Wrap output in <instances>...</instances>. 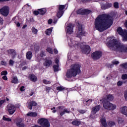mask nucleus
I'll use <instances>...</instances> for the list:
<instances>
[{
    "label": "nucleus",
    "mask_w": 127,
    "mask_h": 127,
    "mask_svg": "<svg viewBox=\"0 0 127 127\" xmlns=\"http://www.w3.org/2000/svg\"><path fill=\"white\" fill-rule=\"evenodd\" d=\"M113 25L112 17L109 15L102 14L95 19L94 25L97 30L100 32L105 31Z\"/></svg>",
    "instance_id": "f257e3e1"
},
{
    "label": "nucleus",
    "mask_w": 127,
    "mask_h": 127,
    "mask_svg": "<svg viewBox=\"0 0 127 127\" xmlns=\"http://www.w3.org/2000/svg\"><path fill=\"white\" fill-rule=\"evenodd\" d=\"M80 68H81V66L79 64H72L70 68L68 69L66 72V77L70 79L72 77H76L78 74L81 73Z\"/></svg>",
    "instance_id": "f03ea898"
},
{
    "label": "nucleus",
    "mask_w": 127,
    "mask_h": 127,
    "mask_svg": "<svg viewBox=\"0 0 127 127\" xmlns=\"http://www.w3.org/2000/svg\"><path fill=\"white\" fill-rule=\"evenodd\" d=\"M70 42L71 43L70 45L71 46H74V47H76V46H77V47H79L81 48V51L82 53L87 55L90 54V53L91 52V48L89 45H84L83 43H78L72 39H70Z\"/></svg>",
    "instance_id": "7ed1b4c3"
},
{
    "label": "nucleus",
    "mask_w": 127,
    "mask_h": 127,
    "mask_svg": "<svg viewBox=\"0 0 127 127\" xmlns=\"http://www.w3.org/2000/svg\"><path fill=\"white\" fill-rule=\"evenodd\" d=\"M107 46L108 47H116L118 50L120 51V48L122 46V44L117 41L116 39L111 38L107 43Z\"/></svg>",
    "instance_id": "20e7f679"
},
{
    "label": "nucleus",
    "mask_w": 127,
    "mask_h": 127,
    "mask_svg": "<svg viewBox=\"0 0 127 127\" xmlns=\"http://www.w3.org/2000/svg\"><path fill=\"white\" fill-rule=\"evenodd\" d=\"M103 107L109 111H114L117 109V105L107 101L103 104Z\"/></svg>",
    "instance_id": "39448f33"
},
{
    "label": "nucleus",
    "mask_w": 127,
    "mask_h": 127,
    "mask_svg": "<svg viewBox=\"0 0 127 127\" xmlns=\"http://www.w3.org/2000/svg\"><path fill=\"white\" fill-rule=\"evenodd\" d=\"M117 32L123 37L124 41H127V30H123L122 27H119L117 28Z\"/></svg>",
    "instance_id": "423d86ee"
},
{
    "label": "nucleus",
    "mask_w": 127,
    "mask_h": 127,
    "mask_svg": "<svg viewBox=\"0 0 127 127\" xmlns=\"http://www.w3.org/2000/svg\"><path fill=\"white\" fill-rule=\"evenodd\" d=\"M38 123L42 127H50V123H49V121L46 119H40L38 120Z\"/></svg>",
    "instance_id": "0eeeda50"
},
{
    "label": "nucleus",
    "mask_w": 127,
    "mask_h": 127,
    "mask_svg": "<svg viewBox=\"0 0 127 127\" xmlns=\"http://www.w3.org/2000/svg\"><path fill=\"white\" fill-rule=\"evenodd\" d=\"M64 8H65V5H60L59 6L58 12L57 13V16L58 18H60L64 13Z\"/></svg>",
    "instance_id": "6e6552de"
},
{
    "label": "nucleus",
    "mask_w": 127,
    "mask_h": 127,
    "mask_svg": "<svg viewBox=\"0 0 127 127\" xmlns=\"http://www.w3.org/2000/svg\"><path fill=\"white\" fill-rule=\"evenodd\" d=\"M102 55H103V53L101 51H96L94 52L91 55V57L94 60H98V59H100L101 57H102Z\"/></svg>",
    "instance_id": "1a4fd4ad"
},
{
    "label": "nucleus",
    "mask_w": 127,
    "mask_h": 127,
    "mask_svg": "<svg viewBox=\"0 0 127 127\" xmlns=\"http://www.w3.org/2000/svg\"><path fill=\"white\" fill-rule=\"evenodd\" d=\"M7 109H8V112L9 115H13V114H14V112L16 111L15 106L10 104H9L7 105Z\"/></svg>",
    "instance_id": "9d476101"
},
{
    "label": "nucleus",
    "mask_w": 127,
    "mask_h": 127,
    "mask_svg": "<svg viewBox=\"0 0 127 127\" xmlns=\"http://www.w3.org/2000/svg\"><path fill=\"white\" fill-rule=\"evenodd\" d=\"M92 12V11L85 9H79L77 11H76V13L77 14H81V15H84V14H89V13H91Z\"/></svg>",
    "instance_id": "9b49d317"
},
{
    "label": "nucleus",
    "mask_w": 127,
    "mask_h": 127,
    "mask_svg": "<svg viewBox=\"0 0 127 127\" xmlns=\"http://www.w3.org/2000/svg\"><path fill=\"white\" fill-rule=\"evenodd\" d=\"M8 7L4 6L0 9V12L2 15L7 16V15H8Z\"/></svg>",
    "instance_id": "f8f14e48"
},
{
    "label": "nucleus",
    "mask_w": 127,
    "mask_h": 127,
    "mask_svg": "<svg viewBox=\"0 0 127 127\" xmlns=\"http://www.w3.org/2000/svg\"><path fill=\"white\" fill-rule=\"evenodd\" d=\"M85 34V31H84V28L82 27V26H79L78 27V30L76 34L77 37H81L82 35H84Z\"/></svg>",
    "instance_id": "ddd939ff"
},
{
    "label": "nucleus",
    "mask_w": 127,
    "mask_h": 127,
    "mask_svg": "<svg viewBox=\"0 0 127 127\" xmlns=\"http://www.w3.org/2000/svg\"><path fill=\"white\" fill-rule=\"evenodd\" d=\"M73 27L74 26L72 24V23L67 24L66 26L67 33H68V34H71V33L73 32Z\"/></svg>",
    "instance_id": "4468645a"
},
{
    "label": "nucleus",
    "mask_w": 127,
    "mask_h": 127,
    "mask_svg": "<svg viewBox=\"0 0 127 127\" xmlns=\"http://www.w3.org/2000/svg\"><path fill=\"white\" fill-rule=\"evenodd\" d=\"M55 62L57 64H55L53 66L54 71L55 72H58V71H59V60H58V59H56Z\"/></svg>",
    "instance_id": "2eb2a0df"
},
{
    "label": "nucleus",
    "mask_w": 127,
    "mask_h": 127,
    "mask_svg": "<svg viewBox=\"0 0 127 127\" xmlns=\"http://www.w3.org/2000/svg\"><path fill=\"white\" fill-rule=\"evenodd\" d=\"M112 6H113V4L111 3H107L106 4H102L101 5L102 9H107L112 7Z\"/></svg>",
    "instance_id": "dca6fc26"
},
{
    "label": "nucleus",
    "mask_w": 127,
    "mask_h": 127,
    "mask_svg": "<svg viewBox=\"0 0 127 127\" xmlns=\"http://www.w3.org/2000/svg\"><path fill=\"white\" fill-rule=\"evenodd\" d=\"M37 106V103L35 101H31L28 103V108L29 110H32V107Z\"/></svg>",
    "instance_id": "f3484780"
},
{
    "label": "nucleus",
    "mask_w": 127,
    "mask_h": 127,
    "mask_svg": "<svg viewBox=\"0 0 127 127\" xmlns=\"http://www.w3.org/2000/svg\"><path fill=\"white\" fill-rule=\"evenodd\" d=\"M7 52L8 54H11L12 55V58H14L15 57V56L16 55V54L15 53V50L14 49H9L7 51Z\"/></svg>",
    "instance_id": "a211bd4d"
},
{
    "label": "nucleus",
    "mask_w": 127,
    "mask_h": 127,
    "mask_svg": "<svg viewBox=\"0 0 127 127\" xmlns=\"http://www.w3.org/2000/svg\"><path fill=\"white\" fill-rule=\"evenodd\" d=\"M120 52H127V47L125 45L122 44L120 49H119Z\"/></svg>",
    "instance_id": "6ab92c4d"
},
{
    "label": "nucleus",
    "mask_w": 127,
    "mask_h": 127,
    "mask_svg": "<svg viewBox=\"0 0 127 127\" xmlns=\"http://www.w3.org/2000/svg\"><path fill=\"white\" fill-rule=\"evenodd\" d=\"M21 122H22V120H21V119H18V120L17 121V122L16 123V125L17 127H24V124L21 123Z\"/></svg>",
    "instance_id": "aec40b11"
},
{
    "label": "nucleus",
    "mask_w": 127,
    "mask_h": 127,
    "mask_svg": "<svg viewBox=\"0 0 127 127\" xmlns=\"http://www.w3.org/2000/svg\"><path fill=\"white\" fill-rule=\"evenodd\" d=\"M100 109H101V106L100 105L95 106L92 108V112L95 114L97 112H99V111H100Z\"/></svg>",
    "instance_id": "412c9836"
},
{
    "label": "nucleus",
    "mask_w": 127,
    "mask_h": 127,
    "mask_svg": "<svg viewBox=\"0 0 127 127\" xmlns=\"http://www.w3.org/2000/svg\"><path fill=\"white\" fill-rule=\"evenodd\" d=\"M121 112L122 114L127 117V107H123L121 108Z\"/></svg>",
    "instance_id": "4be33fe9"
},
{
    "label": "nucleus",
    "mask_w": 127,
    "mask_h": 127,
    "mask_svg": "<svg viewBox=\"0 0 127 127\" xmlns=\"http://www.w3.org/2000/svg\"><path fill=\"white\" fill-rule=\"evenodd\" d=\"M26 58L28 60H31L32 58V52L28 51L26 54Z\"/></svg>",
    "instance_id": "5701e85b"
},
{
    "label": "nucleus",
    "mask_w": 127,
    "mask_h": 127,
    "mask_svg": "<svg viewBox=\"0 0 127 127\" xmlns=\"http://www.w3.org/2000/svg\"><path fill=\"white\" fill-rule=\"evenodd\" d=\"M51 64H52V61H51V60H47L44 63V65L46 67H49Z\"/></svg>",
    "instance_id": "b1692460"
},
{
    "label": "nucleus",
    "mask_w": 127,
    "mask_h": 127,
    "mask_svg": "<svg viewBox=\"0 0 127 127\" xmlns=\"http://www.w3.org/2000/svg\"><path fill=\"white\" fill-rule=\"evenodd\" d=\"M101 122L103 127H107L108 125H107V121H106V119L105 118H103L101 119Z\"/></svg>",
    "instance_id": "393cba45"
},
{
    "label": "nucleus",
    "mask_w": 127,
    "mask_h": 127,
    "mask_svg": "<svg viewBox=\"0 0 127 127\" xmlns=\"http://www.w3.org/2000/svg\"><path fill=\"white\" fill-rule=\"evenodd\" d=\"M38 10L39 11V14L41 15H43V14H45V13H46V9L45 8L39 9Z\"/></svg>",
    "instance_id": "a878e982"
},
{
    "label": "nucleus",
    "mask_w": 127,
    "mask_h": 127,
    "mask_svg": "<svg viewBox=\"0 0 127 127\" xmlns=\"http://www.w3.org/2000/svg\"><path fill=\"white\" fill-rule=\"evenodd\" d=\"M30 78L32 82H36V81H37V77H36L34 74H31L30 75Z\"/></svg>",
    "instance_id": "bb28decb"
},
{
    "label": "nucleus",
    "mask_w": 127,
    "mask_h": 127,
    "mask_svg": "<svg viewBox=\"0 0 127 127\" xmlns=\"http://www.w3.org/2000/svg\"><path fill=\"white\" fill-rule=\"evenodd\" d=\"M27 116L28 117H36L37 116V113L36 112H29L27 114Z\"/></svg>",
    "instance_id": "cd10ccee"
},
{
    "label": "nucleus",
    "mask_w": 127,
    "mask_h": 127,
    "mask_svg": "<svg viewBox=\"0 0 127 127\" xmlns=\"http://www.w3.org/2000/svg\"><path fill=\"white\" fill-rule=\"evenodd\" d=\"M11 83L13 84H17L18 83V79H17V77L15 76L13 77V79L11 80Z\"/></svg>",
    "instance_id": "c85d7f7f"
},
{
    "label": "nucleus",
    "mask_w": 127,
    "mask_h": 127,
    "mask_svg": "<svg viewBox=\"0 0 127 127\" xmlns=\"http://www.w3.org/2000/svg\"><path fill=\"white\" fill-rule=\"evenodd\" d=\"M51 32H52V28H51L50 29H48L45 31V33L47 35H50L51 34Z\"/></svg>",
    "instance_id": "c756f323"
},
{
    "label": "nucleus",
    "mask_w": 127,
    "mask_h": 127,
    "mask_svg": "<svg viewBox=\"0 0 127 127\" xmlns=\"http://www.w3.org/2000/svg\"><path fill=\"white\" fill-rule=\"evenodd\" d=\"M32 30V33H33L34 34H37V32H38V30L36 29L34 27H33L31 29Z\"/></svg>",
    "instance_id": "7c9ffc66"
},
{
    "label": "nucleus",
    "mask_w": 127,
    "mask_h": 127,
    "mask_svg": "<svg viewBox=\"0 0 127 127\" xmlns=\"http://www.w3.org/2000/svg\"><path fill=\"white\" fill-rule=\"evenodd\" d=\"M108 124L110 127H116V123L113 121H110Z\"/></svg>",
    "instance_id": "2f4dec72"
},
{
    "label": "nucleus",
    "mask_w": 127,
    "mask_h": 127,
    "mask_svg": "<svg viewBox=\"0 0 127 127\" xmlns=\"http://www.w3.org/2000/svg\"><path fill=\"white\" fill-rule=\"evenodd\" d=\"M72 124L73 126H79V125H81V122L78 121H74L72 122Z\"/></svg>",
    "instance_id": "473e14b6"
},
{
    "label": "nucleus",
    "mask_w": 127,
    "mask_h": 127,
    "mask_svg": "<svg viewBox=\"0 0 127 127\" xmlns=\"http://www.w3.org/2000/svg\"><path fill=\"white\" fill-rule=\"evenodd\" d=\"M107 100H109V101H113L114 100V96L113 95L109 94L107 95Z\"/></svg>",
    "instance_id": "72a5a7b5"
},
{
    "label": "nucleus",
    "mask_w": 127,
    "mask_h": 127,
    "mask_svg": "<svg viewBox=\"0 0 127 127\" xmlns=\"http://www.w3.org/2000/svg\"><path fill=\"white\" fill-rule=\"evenodd\" d=\"M65 113L69 114V113H70V111H68L67 109H64V111L61 112L60 113L61 116H63V115L65 114Z\"/></svg>",
    "instance_id": "f704fd0d"
},
{
    "label": "nucleus",
    "mask_w": 127,
    "mask_h": 127,
    "mask_svg": "<svg viewBox=\"0 0 127 127\" xmlns=\"http://www.w3.org/2000/svg\"><path fill=\"white\" fill-rule=\"evenodd\" d=\"M121 67H122V68H124V69H127V63H124L120 65Z\"/></svg>",
    "instance_id": "c9c22d12"
},
{
    "label": "nucleus",
    "mask_w": 127,
    "mask_h": 127,
    "mask_svg": "<svg viewBox=\"0 0 127 127\" xmlns=\"http://www.w3.org/2000/svg\"><path fill=\"white\" fill-rule=\"evenodd\" d=\"M57 91H63V90H65V88H64V87L63 86H58L57 87Z\"/></svg>",
    "instance_id": "e433bc0d"
},
{
    "label": "nucleus",
    "mask_w": 127,
    "mask_h": 127,
    "mask_svg": "<svg viewBox=\"0 0 127 127\" xmlns=\"http://www.w3.org/2000/svg\"><path fill=\"white\" fill-rule=\"evenodd\" d=\"M113 6L115 8H119V2H115L114 3Z\"/></svg>",
    "instance_id": "4c0bfd02"
},
{
    "label": "nucleus",
    "mask_w": 127,
    "mask_h": 127,
    "mask_svg": "<svg viewBox=\"0 0 127 127\" xmlns=\"http://www.w3.org/2000/svg\"><path fill=\"white\" fill-rule=\"evenodd\" d=\"M5 75H7V71L6 70L2 71L1 72V76H5Z\"/></svg>",
    "instance_id": "58836bf2"
},
{
    "label": "nucleus",
    "mask_w": 127,
    "mask_h": 127,
    "mask_svg": "<svg viewBox=\"0 0 127 127\" xmlns=\"http://www.w3.org/2000/svg\"><path fill=\"white\" fill-rule=\"evenodd\" d=\"M47 51H48V52H49V53H51V54H53V51H52V49H51L50 48H48L47 49Z\"/></svg>",
    "instance_id": "ea45409f"
},
{
    "label": "nucleus",
    "mask_w": 127,
    "mask_h": 127,
    "mask_svg": "<svg viewBox=\"0 0 127 127\" xmlns=\"http://www.w3.org/2000/svg\"><path fill=\"white\" fill-rule=\"evenodd\" d=\"M122 79L123 80H126V79H127V74H123L122 76Z\"/></svg>",
    "instance_id": "a19ab883"
},
{
    "label": "nucleus",
    "mask_w": 127,
    "mask_h": 127,
    "mask_svg": "<svg viewBox=\"0 0 127 127\" xmlns=\"http://www.w3.org/2000/svg\"><path fill=\"white\" fill-rule=\"evenodd\" d=\"M3 121H6L7 122H11V119L9 118H6L4 116L3 117Z\"/></svg>",
    "instance_id": "79ce46f5"
},
{
    "label": "nucleus",
    "mask_w": 127,
    "mask_h": 127,
    "mask_svg": "<svg viewBox=\"0 0 127 127\" xmlns=\"http://www.w3.org/2000/svg\"><path fill=\"white\" fill-rule=\"evenodd\" d=\"M14 63V62L12 60H10L9 64L10 65V66H13V64Z\"/></svg>",
    "instance_id": "37998d69"
},
{
    "label": "nucleus",
    "mask_w": 127,
    "mask_h": 127,
    "mask_svg": "<svg viewBox=\"0 0 127 127\" xmlns=\"http://www.w3.org/2000/svg\"><path fill=\"white\" fill-rule=\"evenodd\" d=\"M120 62L119 61H113L112 62V64L114 65H118Z\"/></svg>",
    "instance_id": "c03bdc74"
},
{
    "label": "nucleus",
    "mask_w": 127,
    "mask_h": 127,
    "mask_svg": "<svg viewBox=\"0 0 127 127\" xmlns=\"http://www.w3.org/2000/svg\"><path fill=\"white\" fill-rule=\"evenodd\" d=\"M41 57H44L45 56V53L44 52L42 51L40 54Z\"/></svg>",
    "instance_id": "a18cd8bd"
},
{
    "label": "nucleus",
    "mask_w": 127,
    "mask_h": 127,
    "mask_svg": "<svg viewBox=\"0 0 127 127\" xmlns=\"http://www.w3.org/2000/svg\"><path fill=\"white\" fill-rule=\"evenodd\" d=\"M78 112L80 113V114H85V113H86V111L83 110H78Z\"/></svg>",
    "instance_id": "49530a36"
},
{
    "label": "nucleus",
    "mask_w": 127,
    "mask_h": 127,
    "mask_svg": "<svg viewBox=\"0 0 127 127\" xmlns=\"http://www.w3.org/2000/svg\"><path fill=\"white\" fill-rule=\"evenodd\" d=\"M64 107L63 106H59L57 109H58L59 111H61L64 109Z\"/></svg>",
    "instance_id": "de8ad7c7"
},
{
    "label": "nucleus",
    "mask_w": 127,
    "mask_h": 127,
    "mask_svg": "<svg viewBox=\"0 0 127 127\" xmlns=\"http://www.w3.org/2000/svg\"><path fill=\"white\" fill-rule=\"evenodd\" d=\"M117 85L119 87L122 86V85H123V82H122V81H118V83H117Z\"/></svg>",
    "instance_id": "09e8293b"
},
{
    "label": "nucleus",
    "mask_w": 127,
    "mask_h": 127,
    "mask_svg": "<svg viewBox=\"0 0 127 127\" xmlns=\"http://www.w3.org/2000/svg\"><path fill=\"white\" fill-rule=\"evenodd\" d=\"M1 65H4V66H5V65H6V63L3 61H2L0 63Z\"/></svg>",
    "instance_id": "8fccbe9b"
},
{
    "label": "nucleus",
    "mask_w": 127,
    "mask_h": 127,
    "mask_svg": "<svg viewBox=\"0 0 127 127\" xmlns=\"http://www.w3.org/2000/svg\"><path fill=\"white\" fill-rule=\"evenodd\" d=\"M43 83H44V84H50V81H47V80H45V79H44V80H43Z\"/></svg>",
    "instance_id": "3c124183"
},
{
    "label": "nucleus",
    "mask_w": 127,
    "mask_h": 127,
    "mask_svg": "<svg viewBox=\"0 0 127 127\" xmlns=\"http://www.w3.org/2000/svg\"><path fill=\"white\" fill-rule=\"evenodd\" d=\"M0 24L1 25L3 24V20L0 17Z\"/></svg>",
    "instance_id": "603ef678"
},
{
    "label": "nucleus",
    "mask_w": 127,
    "mask_h": 127,
    "mask_svg": "<svg viewBox=\"0 0 127 127\" xmlns=\"http://www.w3.org/2000/svg\"><path fill=\"white\" fill-rule=\"evenodd\" d=\"M25 89H24V86H21L20 88V91H21L22 92H23V91H25Z\"/></svg>",
    "instance_id": "864d4df0"
},
{
    "label": "nucleus",
    "mask_w": 127,
    "mask_h": 127,
    "mask_svg": "<svg viewBox=\"0 0 127 127\" xmlns=\"http://www.w3.org/2000/svg\"><path fill=\"white\" fill-rule=\"evenodd\" d=\"M34 14H35V15H38V14H39V11H34Z\"/></svg>",
    "instance_id": "5fc2aeb1"
},
{
    "label": "nucleus",
    "mask_w": 127,
    "mask_h": 127,
    "mask_svg": "<svg viewBox=\"0 0 127 127\" xmlns=\"http://www.w3.org/2000/svg\"><path fill=\"white\" fill-rule=\"evenodd\" d=\"M108 68H112V67H113L114 64H108L107 65Z\"/></svg>",
    "instance_id": "6e6d98bb"
},
{
    "label": "nucleus",
    "mask_w": 127,
    "mask_h": 127,
    "mask_svg": "<svg viewBox=\"0 0 127 127\" xmlns=\"http://www.w3.org/2000/svg\"><path fill=\"white\" fill-rule=\"evenodd\" d=\"M52 21H53L52 19H50L48 20V22L49 24H51L52 23Z\"/></svg>",
    "instance_id": "4d7b16f0"
},
{
    "label": "nucleus",
    "mask_w": 127,
    "mask_h": 127,
    "mask_svg": "<svg viewBox=\"0 0 127 127\" xmlns=\"http://www.w3.org/2000/svg\"><path fill=\"white\" fill-rule=\"evenodd\" d=\"M3 80H5V81H6L7 80V77L5 75L2 77Z\"/></svg>",
    "instance_id": "13d9d810"
},
{
    "label": "nucleus",
    "mask_w": 127,
    "mask_h": 127,
    "mask_svg": "<svg viewBox=\"0 0 127 127\" xmlns=\"http://www.w3.org/2000/svg\"><path fill=\"white\" fill-rule=\"evenodd\" d=\"M125 98L127 101V90L125 92Z\"/></svg>",
    "instance_id": "bf43d9fd"
},
{
    "label": "nucleus",
    "mask_w": 127,
    "mask_h": 127,
    "mask_svg": "<svg viewBox=\"0 0 127 127\" xmlns=\"http://www.w3.org/2000/svg\"><path fill=\"white\" fill-rule=\"evenodd\" d=\"M5 102V100H1L0 101V107Z\"/></svg>",
    "instance_id": "052dcab7"
},
{
    "label": "nucleus",
    "mask_w": 127,
    "mask_h": 127,
    "mask_svg": "<svg viewBox=\"0 0 127 127\" xmlns=\"http://www.w3.org/2000/svg\"><path fill=\"white\" fill-rule=\"evenodd\" d=\"M50 90H51L50 87H47L46 91L47 92H48V93H49V91H50Z\"/></svg>",
    "instance_id": "680f3d73"
},
{
    "label": "nucleus",
    "mask_w": 127,
    "mask_h": 127,
    "mask_svg": "<svg viewBox=\"0 0 127 127\" xmlns=\"http://www.w3.org/2000/svg\"><path fill=\"white\" fill-rule=\"evenodd\" d=\"M54 53H55V54H57V53H58V51L56 49H54Z\"/></svg>",
    "instance_id": "e2e57ef3"
},
{
    "label": "nucleus",
    "mask_w": 127,
    "mask_h": 127,
    "mask_svg": "<svg viewBox=\"0 0 127 127\" xmlns=\"http://www.w3.org/2000/svg\"><path fill=\"white\" fill-rule=\"evenodd\" d=\"M16 25L18 27H19V26H20V23L18 22H17Z\"/></svg>",
    "instance_id": "0e129e2a"
},
{
    "label": "nucleus",
    "mask_w": 127,
    "mask_h": 127,
    "mask_svg": "<svg viewBox=\"0 0 127 127\" xmlns=\"http://www.w3.org/2000/svg\"><path fill=\"white\" fill-rule=\"evenodd\" d=\"M92 99H89L88 100L86 101V103H88V102L89 103H92Z\"/></svg>",
    "instance_id": "69168bd1"
},
{
    "label": "nucleus",
    "mask_w": 127,
    "mask_h": 127,
    "mask_svg": "<svg viewBox=\"0 0 127 127\" xmlns=\"http://www.w3.org/2000/svg\"><path fill=\"white\" fill-rule=\"evenodd\" d=\"M100 102H104V104H105V103H106V100H105L104 99H103L102 100H100Z\"/></svg>",
    "instance_id": "338daca9"
},
{
    "label": "nucleus",
    "mask_w": 127,
    "mask_h": 127,
    "mask_svg": "<svg viewBox=\"0 0 127 127\" xmlns=\"http://www.w3.org/2000/svg\"><path fill=\"white\" fill-rule=\"evenodd\" d=\"M33 127H41V126H39L38 125H35Z\"/></svg>",
    "instance_id": "774afa93"
}]
</instances>
